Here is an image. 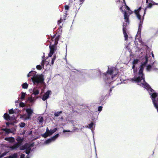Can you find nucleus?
Listing matches in <instances>:
<instances>
[{
    "label": "nucleus",
    "instance_id": "obj_15",
    "mask_svg": "<svg viewBox=\"0 0 158 158\" xmlns=\"http://www.w3.org/2000/svg\"><path fill=\"white\" fill-rule=\"evenodd\" d=\"M20 146V144H19V143H16L14 144L13 146L10 147V148L11 150H13L18 148Z\"/></svg>",
    "mask_w": 158,
    "mask_h": 158
},
{
    "label": "nucleus",
    "instance_id": "obj_20",
    "mask_svg": "<svg viewBox=\"0 0 158 158\" xmlns=\"http://www.w3.org/2000/svg\"><path fill=\"white\" fill-rule=\"evenodd\" d=\"M142 85L143 86V87L147 90H149V89L151 88L150 86L146 82L143 83Z\"/></svg>",
    "mask_w": 158,
    "mask_h": 158
},
{
    "label": "nucleus",
    "instance_id": "obj_55",
    "mask_svg": "<svg viewBox=\"0 0 158 158\" xmlns=\"http://www.w3.org/2000/svg\"><path fill=\"white\" fill-rule=\"evenodd\" d=\"M135 64H133V66H132V68L133 69H134L135 67Z\"/></svg>",
    "mask_w": 158,
    "mask_h": 158
},
{
    "label": "nucleus",
    "instance_id": "obj_22",
    "mask_svg": "<svg viewBox=\"0 0 158 158\" xmlns=\"http://www.w3.org/2000/svg\"><path fill=\"white\" fill-rule=\"evenodd\" d=\"M27 100L28 101L32 103L34 102L35 99L34 98H33L32 97H28L27 98Z\"/></svg>",
    "mask_w": 158,
    "mask_h": 158
},
{
    "label": "nucleus",
    "instance_id": "obj_54",
    "mask_svg": "<svg viewBox=\"0 0 158 158\" xmlns=\"http://www.w3.org/2000/svg\"><path fill=\"white\" fill-rule=\"evenodd\" d=\"M33 146V144H30V145H29V147H30V148H31V147H32Z\"/></svg>",
    "mask_w": 158,
    "mask_h": 158
},
{
    "label": "nucleus",
    "instance_id": "obj_51",
    "mask_svg": "<svg viewBox=\"0 0 158 158\" xmlns=\"http://www.w3.org/2000/svg\"><path fill=\"white\" fill-rule=\"evenodd\" d=\"M66 15H64V16H63V19L64 20H65V19H66Z\"/></svg>",
    "mask_w": 158,
    "mask_h": 158
},
{
    "label": "nucleus",
    "instance_id": "obj_49",
    "mask_svg": "<svg viewBox=\"0 0 158 158\" xmlns=\"http://www.w3.org/2000/svg\"><path fill=\"white\" fill-rule=\"evenodd\" d=\"M25 155L24 154H22L21 155L20 158H25Z\"/></svg>",
    "mask_w": 158,
    "mask_h": 158
},
{
    "label": "nucleus",
    "instance_id": "obj_33",
    "mask_svg": "<svg viewBox=\"0 0 158 158\" xmlns=\"http://www.w3.org/2000/svg\"><path fill=\"white\" fill-rule=\"evenodd\" d=\"M25 123L23 122H21L19 124V126L21 127H23L25 126Z\"/></svg>",
    "mask_w": 158,
    "mask_h": 158
},
{
    "label": "nucleus",
    "instance_id": "obj_63",
    "mask_svg": "<svg viewBox=\"0 0 158 158\" xmlns=\"http://www.w3.org/2000/svg\"><path fill=\"white\" fill-rule=\"evenodd\" d=\"M127 9H128V10H129V7H128V6H127Z\"/></svg>",
    "mask_w": 158,
    "mask_h": 158
},
{
    "label": "nucleus",
    "instance_id": "obj_39",
    "mask_svg": "<svg viewBox=\"0 0 158 158\" xmlns=\"http://www.w3.org/2000/svg\"><path fill=\"white\" fill-rule=\"evenodd\" d=\"M19 149L21 150H23L26 149V148L25 147V146L23 145L22 146H20L19 147Z\"/></svg>",
    "mask_w": 158,
    "mask_h": 158
},
{
    "label": "nucleus",
    "instance_id": "obj_9",
    "mask_svg": "<svg viewBox=\"0 0 158 158\" xmlns=\"http://www.w3.org/2000/svg\"><path fill=\"white\" fill-rule=\"evenodd\" d=\"M51 93V91L50 90H48L46 93L44 95L42 99L43 101H45L46 100L49 98V95Z\"/></svg>",
    "mask_w": 158,
    "mask_h": 158
},
{
    "label": "nucleus",
    "instance_id": "obj_56",
    "mask_svg": "<svg viewBox=\"0 0 158 158\" xmlns=\"http://www.w3.org/2000/svg\"><path fill=\"white\" fill-rule=\"evenodd\" d=\"M85 0H79L80 2H81L83 3Z\"/></svg>",
    "mask_w": 158,
    "mask_h": 158
},
{
    "label": "nucleus",
    "instance_id": "obj_58",
    "mask_svg": "<svg viewBox=\"0 0 158 158\" xmlns=\"http://www.w3.org/2000/svg\"><path fill=\"white\" fill-rule=\"evenodd\" d=\"M146 3H148V0H146Z\"/></svg>",
    "mask_w": 158,
    "mask_h": 158
},
{
    "label": "nucleus",
    "instance_id": "obj_14",
    "mask_svg": "<svg viewBox=\"0 0 158 158\" xmlns=\"http://www.w3.org/2000/svg\"><path fill=\"white\" fill-rule=\"evenodd\" d=\"M124 18L125 22L129 23V16L126 11L124 12Z\"/></svg>",
    "mask_w": 158,
    "mask_h": 158
},
{
    "label": "nucleus",
    "instance_id": "obj_26",
    "mask_svg": "<svg viewBox=\"0 0 158 158\" xmlns=\"http://www.w3.org/2000/svg\"><path fill=\"white\" fill-rule=\"evenodd\" d=\"M62 113V111H60L59 112H55L54 113V115L56 117H58L60 115V114Z\"/></svg>",
    "mask_w": 158,
    "mask_h": 158
},
{
    "label": "nucleus",
    "instance_id": "obj_34",
    "mask_svg": "<svg viewBox=\"0 0 158 158\" xmlns=\"http://www.w3.org/2000/svg\"><path fill=\"white\" fill-rule=\"evenodd\" d=\"M139 60L137 59H135L132 62V64H137Z\"/></svg>",
    "mask_w": 158,
    "mask_h": 158
},
{
    "label": "nucleus",
    "instance_id": "obj_46",
    "mask_svg": "<svg viewBox=\"0 0 158 158\" xmlns=\"http://www.w3.org/2000/svg\"><path fill=\"white\" fill-rule=\"evenodd\" d=\"M53 53H53L52 52H51L50 51L49 54L48 55V56L51 57L52 56V55L53 54Z\"/></svg>",
    "mask_w": 158,
    "mask_h": 158
},
{
    "label": "nucleus",
    "instance_id": "obj_21",
    "mask_svg": "<svg viewBox=\"0 0 158 158\" xmlns=\"http://www.w3.org/2000/svg\"><path fill=\"white\" fill-rule=\"evenodd\" d=\"M21 97L20 98V99L22 100H23V99H24L25 98V97L26 95V93L24 92H22L21 93Z\"/></svg>",
    "mask_w": 158,
    "mask_h": 158
},
{
    "label": "nucleus",
    "instance_id": "obj_11",
    "mask_svg": "<svg viewBox=\"0 0 158 158\" xmlns=\"http://www.w3.org/2000/svg\"><path fill=\"white\" fill-rule=\"evenodd\" d=\"M56 44L54 43V44L52 45H50L49 47L50 49V51L54 53V52L56 49Z\"/></svg>",
    "mask_w": 158,
    "mask_h": 158
},
{
    "label": "nucleus",
    "instance_id": "obj_44",
    "mask_svg": "<svg viewBox=\"0 0 158 158\" xmlns=\"http://www.w3.org/2000/svg\"><path fill=\"white\" fill-rule=\"evenodd\" d=\"M24 145L25 146V147L26 148V149L27 148L29 147V144L27 143H26Z\"/></svg>",
    "mask_w": 158,
    "mask_h": 158
},
{
    "label": "nucleus",
    "instance_id": "obj_10",
    "mask_svg": "<svg viewBox=\"0 0 158 158\" xmlns=\"http://www.w3.org/2000/svg\"><path fill=\"white\" fill-rule=\"evenodd\" d=\"M158 4L157 3H156L155 2H153L152 3H149L148 5L146 6V8L143 10V11H144V13H143V15H144L145 14L146 11L147 9V8H151L153 5H157Z\"/></svg>",
    "mask_w": 158,
    "mask_h": 158
},
{
    "label": "nucleus",
    "instance_id": "obj_18",
    "mask_svg": "<svg viewBox=\"0 0 158 158\" xmlns=\"http://www.w3.org/2000/svg\"><path fill=\"white\" fill-rule=\"evenodd\" d=\"M36 72L34 71H30L27 75V77H28L31 76H33V77H34V76H36Z\"/></svg>",
    "mask_w": 158,
    "mask_h": 158
},
{
    "label": "nucleus",
    "instance_id": "obj_62",
    "mask_svg": "<svg viewBox=\"0 0 158 158\" xmlns=\"http://www.w3.org/2000/svg\"><path fill=\"white\" fill-rule=\"evenodd\" d=\"M26 158H29V157L28 156H27Z\"/></svg>",
    "mask_w": 158,
    "mask_h": 158
},
{
    "label": "nucleus",
    "instance_id": "obj_53",
    "mask_svg": "<svg viewBox=\"0 0 158 158\" xmlns=\"http://www.w3.org/2000/svg\"><path fill=\"white\" fill-rule=\"evenodd\" d=\"M11 123L9 122H6V124L7 126H9V125Z\"/></svg>",
    "mask_w": 158,
    "mask_h": 158
},
{
    "label": "nucleus",
    "instance_id": "obj_42",
    "mask_svg": "<svg viewBox=\"0 0 158 158\" xmlns=\"http://www.w3.org/2000/svg\"><path fill=\"white\" fill-rule=\"evenodd\" d=\"M102 107L101 106H99L98 108V110L99 111H101L102 110Z\"/></svg>",
    "mask_w": 158,
    "mask_h": 158
},
{
    "label": "nucleus",
    "instance_id": "obj_41",
    "mask_svg": "<svg viewBox=\"0 0 158 158\" xmlns=\"http://www.w3.org/2000/svg\"><path fill=\"white\" fill-rule=\"evenodd\" d=\"M7 152H4L1 155V157H2L5 156L6 154L7 153Z\"/></svg>",
    "mask_w": 158,
    "mask_h": 158
},
{
    "label": "nucleus",
    "instance_id": "obj_32",
    "mask_svg": "<svg viewBox=\"0 0 158 158\" xmlns=\"http://www.w3.org/2000/svg\"><path fill=\"white\" fill-rule=\"evenodd\" d=\"M17 154L15 153L12 155L9 156L10 158H17Z\"/></svg>",
    "mask_w": 158,
    "mask_h": 158
},
{
    "label": "nucleus",
    "instance_id": "obj_60",
    "mask_svg": "<svg viewBox=\"0 0 158 158\" xmlns=\"http://www.w3.org/2000/svg\"><path fill=\"white\" fill-rule=\"evenodd\" d=\"M152 56L154 57V54L152 53Z\"/></svg>",
    "mask_w": 158,
    "mask_h": 158
},
{
    "label": "nucleus",
    "instance_id": "obj_12",
    "mask_svg": "<svg viewBox=\"0 0 158 158\" xmlns=\"http://www.w3.org/2000/svg\"><path fill=\"white\" fill-rule=\"evenodd\" d=\"M57 130V128H55L53 130H49V131L47 133V135L46 136H45V138L48 137V136L52 135Z\"/></svg>",
    "mask_w": 158,
    "mask_h": 158
},
{
    "label": "nucleus",
    "instance_id": "obj_3",
    "mask_svg": "<svg viewBox=\"0 0 158 158\" xmlns=\"http://www.w3.org/2000/svg\"><path fill=\"white\" fill-rule=\"evenodd\" d=\"M142 9L141 7L140 6L137 10H135V12L136 14L137 18L139 20H140V22L138 28L141 29L142 28V25L143 23V21L144 19V16L143 15V17L141 18V16L139 14V12Z\"/></svg>",
    "mask_w": 158,
    "mask_h": 158
},
{
    "label": "nucleus",
    "instance_id": "obj_47",
    "mask_svg": "<svg viewBox=\"0 0 158 158\" xmlns=\"http://www.w3.org/2000/svg\"><path fill=\"white\" fill-rule=\"evenodd\" d=\"M65 10H68L69 8V7L67 5H65L64 6Z\"/></svg>",
    "mask_w": 158,
    "mask_h": 158
},
{
    "label": "nucleus",
    "instance_id": "obj_28",
    "mask_svg": "<svg viewBox=\"0 0 158 158\" xmlns=\"http://www.w3.org/2000/svg\"><path fill=\"white\" fill-rule=\"evenodd\" d=\"M56 55H54L53 57L52 60L51 64L52 65L53 64L55 60H56Z\"/></svg>",
    "mask_w": 158,
    "mask_h": 158
},
{
    "label": "nucleus",
    "instance_id": "obj_1",
    "mask_svg": "<svg viewBox=\"0 0 158 158\" xmlns=\"http://www.w3.org/2000/svg\"><path fill=\"white\" fill-rule=\"evenodd\" d=\"M118 73V69L114 67L108 68L106 73H103V77L105 81L110 80V82Z\"/></svg>",
    "mask_w": 158,
    "mask_h": 158
},
{
    "label": "nucleus",
    "instance_id": "obj_2",
    "mask_svg": "<svg viewBox=\"0 0 158 158\" xmlns=\"http://www.w3.org/2000/svg\"><path fill=\"white\" fill-rule=\"evenodd\" d=\"M31 79L34 84H43L44 83V79L43 75L34 76L31 78Z\"/></svg>",
    "mask_w": 158,
    "mask_h": 158
},
{
    "label": "nucleus",
    "instance_id": "obj_13",
    "mask_svg": "<svg viewBox=\"0 0 158 158\" xmlns=\"http://www.w3.org/2000/svg\"><path fill=\"white\" fill-rule=\"evenodd\" d=\"M55 36L56 35H53V36L52 37L51 40L52 41L55 40V43H56L57 44L58 43V41L59 40V39L60 38V35H58V36H57L56 37L55 39Z\"/></svg>",
    "mask_w": 158,
    "mask_h": 158
},
{
    "label": "nucleus",
    "instance_id": "obj_6",
    "mask_svg": "<svg viewBox=\"0 0 158 158\" xmlns=\"http://www.w3.org/2000/svg\"><path fill=\"white\" fill-rule=\"evenodd\" d=\"M126 27L127 24L125 23H123V31L124 35V37H125V40H127L128 38V36L126 32V31L127 30Z\"/></svg>",
    "mask_w": 158,
    "mask_h": 158
},
{
    "label": "nucleus",
    "instance_id": "obj_19",
    "mask_svg": "<svg viewBox=\"0 0 158 158\" xmlns=\"http://www.w3.org/2000/svg\"><path fill=\"white\" fill-rule=\"evenodd\" d=\"M3 117L6 120H10V116L7 113H5V114H4Z\"/></svg>",
    "mask_w": 158,
    "mask_h": 158
},
{
    "label": "nucleus",
    "instance_id": "obj_37",
    "mask_svg": "<svg viewBox=\"0 0 158 158\" xmlns=\"http://www.w3.org/2000/svg\"><path fill=\"white\" fill-rule=\"evenodd\" d=\"M9 113L10 114H13L14 113V111L13 109H12L9 110Z\"/></svg>",
    "mask_w": 158,
    "mask_h": 158
},
{
    "label": "nucleus",
    "instance_id": "obj_45",
    "mask_svg": "<svg viewBox=\"0 0 158 158\" xmlns=\"http://www.w3.org/2000/svg\"><path fill=\"white\" fill-rule=\"evenodd\" d=\"M73 131H70L69 130H64L63 131V132L65 133L66 132H73Z\"/></svg>",
    "mask_w": 158,
    "mask_h": 158
},
{
    "label": "nucleus",
    "instance_id": "obj_52",
    "mask_svg": "<svg viewBox=\"0 0 158 158\" xmlns=\"http://www.w3.org/2000/svg\"><path fill=\"white\" fill-rule=\"evenodd\" d=\"M141 29L138 28V33H141Z\"/></svg>",
    "mask_w": 158,
    "mask_h": 158
},
{
    "label": "nucleus",
    "instance_id": "obj_7",
    "mask_svg": "<svg viewBox=\"0 0 158 158\" xmlns=\"http://www.w3.org/2000/svg\"><path fill=\"white\" fill-rule=\"evenodd\" d=\"M26 112L27 113V116L25 117V120H28L31 119L33 111L31 108H27L26 110Z\"/></svg>",
    "mask_w": 158,
    "mask_h": 158
},
{
    "label": "nucleus",
    "instance_id": "obj_29",
    "mask_svg": "<svg viewBox=\"0 0 158 158\" xmlns=\"http://www.w3.org/2000/svg\"><path fill=\"white\" fill-rule=\"evenodd\" d=\"M38 120L39 122L40 123H42L43 122V117H40L38 118Z\"/></svg>",
    "mask_w": 158,
    "mask_h": 158
},
{
    "label": "nucleus",
    "instance_id": "obj_31",
    "mask_svg": "<svg viewBox=\"0 0 158 158\" xmlns=\"http://www.w3.org/2000/svg\"><path fill=\"white\" fill-rule=\"evenodd\" d=\"M49 131V130L48 127H47L46 129V132L43 135V137L45 138V136L47 135V133Z\"/></svg>",
    "mask_w": 158,
    "mask_h": 158
},
{
    "label": "nucleus",
    "instance_id": "obj_17",
    "mask_svg": "<svg viewBox=\"0 0 158 158\" xmlns=\"http://www.w3.org/2000/svg\"><path fill=\"white\" fill-rule=\"evenodd\" d=\"M16 140L18 142L17 143H19V144H20V145H21L22 143L23 140V138H21L20 137L18 136L16 139Z\"/></svg>",
    "mask_w": 158,
    "mask_h": 158
},
{
    "label": "nucleus",
    "instance_id": "obj_30",
    "mask_svg": "<svg viewBox=\"0 0 158 158\" xmlns=\"http://www.w3.org/2000/svg\"><path fill=\"white\" fill-rule=\"evenodd\" d=\"M33 94H34L35 95H38L39 93V91L38 90H33Z\"/></svg>",
    "mask_w": 158,
    "mask_h": 158
},
{
    "label": "nucleus",
    "instance_id": "obj_16",
    "mask_svg": "<svg viewBox=\"0 0 158 158\" xmlns=\"http://www.w3.org/2000/svg\"><path fill=\"white\" fill-rule=\"evenodd\" d=\"M6 140L9 141L10 143H13L15 141V139L13 137H6L5 138Z\"/></svg>",
    "mask_w": 158,
    "mask_h": 158
},
{
    "label": "nucleus",
    "instance_id": "obj_64",
    "mask_svg": "<svg viewBox=\"0 0 158 158\" xmlns=\"http://www.w3.org/2000/svg\"><path fill=\"white\" fill-rule=\"evenodd\" d=\"M110 91H112L111 89H110Z\"/></svg>",
    "mask_w": 158,
    "mask_h": 158
},
{
    "label": "nucleus",
    "instance_id": "obj_61",
    "mask_svg": "<svg viewBox=\"0 0 158 158\" xmlns=\"http://www.w3.org/2000/svg\"><path fill=\"white\" fill-rule=\"evenodd\" d=\"M5 158H10L9 156H8V157H5Z\"/></svg>",
    "mask_w": 158,
    "mask_h": 158
},
{
    "label": "nucleus",
    "instance_id": "obj_5",
    "mask_svg": "<svg viewBox=\"0 0 158 158\" xmlns=\"http://www.w3.org/2000/svg\"><path fill=\"white\" fill-rule=\"evenodd\" d=\"M145 61L144 62H143V64H142L140 67L139 70V72H143V70L144 69V67L145 66V65H146L147 63L148 62V57L147 56H146L145 57Z\"/></svg>",
    "mask_w": 158,
    "mask_h": 158
},
{
    "label": "nucleus",
    "instance_id": "obj_25",
    "mask_svg": "<svg viewBox=\"0 0 158 158\" xmlns=\"http://www.w3.org/2000/svg\"><path fill=\"white\" fill-rule=\"evenodd\" d=\"M3 130L5 131L6 133L9 134L11 132V131L10 129L5 128L3 129Z\"/></svg>",
    "mask_w": 158,
    "mask_h": 158
},
{
    "label": "nucleus",
    "instance_id": "obj_38",
    "mask_svg": "<svg viewBox=\"0 0 158 158\" xmlns=\"http://www.w3.org/2000/svg\"><path fill=\"white\" fill-rule=\"evenodd\" d=\"M25 106V104L23 102H21L19 104V106L22 107H24Z\"/></svg>",
    "mask_w": 158,
    "mask_h": 158
},
{
    "label": "nucleus",
    "instance_id": "obj_40",
    "mask_svg": "<svg viewBox=\"0 0 158 158\" xmlns=\"http://www.w3.org/2000/svg\"><path fill=\"white\" fill-rule=\"evenodd\" d=\"M94 125V123L93 122H91L90 124H89V128H92Z\"/></svg>",
    "mask_w": 158,
    "mask_h": 158
},
{
    "label": "nucleus",
    "instance_id": "obj_8",
    "mask_svg": "<svg viewBox=\"0 0 158 158\" xmlns=\"http://www.w3.org/2000/svg\"><path fill=\"white\" fill-rule=\"evenodd\" d=\"M59 136V134H57L55 136L52 137L51 138L48 139L45 141V143L46 144H49L52 141H54L55 139L58 137Z\"/></svg>",
    "mask_w": 158,
    "mask_h": 158
},
{
    "label": "nucleus",
    "instance_id": "obj_36",
    "mask_svg": "<svg viewBox=\"0 0 158 158\" xmlns=\"http://www.w3.org/2000/svg\"><path fill=\"white\" fill-rule=\"evenodd\" d=\"M36 68L37 69L40 70L42 69V66L40 65H38L36 66Z\"/></svg>",
    "mask_w": 158,
    "mask_h": 158
},
{
    "label": "nucleus",
    "instance_id": "obj_35",
    "mask_svg": "<svg viewBox=\"0 0 158 158\" xmlns=\"http://www.w3.org/2000/svg\"><path fill=\"white\" fill-rule=\"evenodd\" d=\"M152 67V65H148L146 68L147 71H149Z\"/></svg>",
    "mask_w": 158,
    "mask_h": 158
},
{
    "label": "nucleus",
    "instance_id": "obj_23",
    "mask_svg": "<svg viewBox=\"0 0 158 158\" xmlns=\"http://www.w3.org/2000/svg\"><path fill=\"white\" fill-rule=\"evenodd\" d=\"M31 149V148H30V147H29L28 148H27L26 149V150L25 151L26 153L28 155L30 152Z\"/></svg>",
    "mask_w": 158,
    "mask_h": 158
},
{
    "label": "nucleus",
    "instance_id": "obj_59",
    "mask_svg": "<svg viewBox=\"0 0 158 158\" xmlns=\"http://www.w3.org/2000/svg\"><path fill=\"white\" fill-rule=\"evenodd\" d=\"M60 119H61V120H63V116H62L61 118H60Z\"/></svg>",
    "mask_w": 158,
    "mask_h": 158
},
{
    "label": "nucleus",
    "instance_id": "obj_4",
    "mask_svg": "<svg viewBox=\"0 0 158 158\" xmlns=\"http://www.w3.org/2000/svg\"><path fill=\"white\" fill-rule=\"evenodd\" d=\"M143 80V81H145L144 75L142 72H139V76L136 78H133V81L136 82H139L142 80Z\"/></svg>",
    "mask_w": 158,
    "mask_h": 158
},
{
    "label": "nucleus",
    "instance_id": "obj_27",
    "mask_svg": "<svg viewBox=\"0 0 158 158\" xmlns=\"http://www.w3.org/2000/svg\"><path fill=\"white\" fill-rule=\"evenodd\" d=\"M56 55H54L53 57L52 60L51 64L52 65L53 64L55 60H56Z\"/></svg>",
    "mask_w": 158,
    "mask_h": 158
},
{
    "label": "nucleus",
    "instance_id": "obj_48",
    "mask_svg": "<svg viewBox=\"0 0 158 158\" xmlns=\"http://www.w3.org/2000/svg\"><path fill=\"white\" fill-rule=\"evenodd\" d=\"M45 60H42L41 63V65L42 66H44V63L45 62Z\"/></svg>",
    "mask_w": 158,
    "mask_h": 158
},
{
    "label": "nucleus",
    "instance_id": "obj_24",
    "mask_svg": "<svg viewBox=\"0 0 158 158\" xmlns=\"http://www.w3.org/2000/svg\"><path fill=\"white\" fill-rule=\"evenodd\" d=\"M22 88L23 89H27L28 87V85L26 83H24L22 85Z\"/></svg>",
    "mask_w": 158,
    "mask_h": 158
},
{
    "label": "nucleus",
    "instance_id": "obj_50",
    "mask_svg": "<svg viewBox=\"0 0 158 158\" xmlns=\"http://www.w3.org/2000/svg\"><path fill=\"white\" fill-rule=\"evenodd\" d=\"M149 90V91L151 92H153L154 90L151 87L150 89H149V90Z\"/></svg>",
    "mask_w": 158,
    "mask_h": 158
},
{
    "label": "nucleus",
    "instance_id": "obj_43",
    "mask_svg": "<svg viewBox=\"0 0 158 158\" xmlns=\"http://www.w3.org/2000/svg\"><path fill=\"white\" fill-rule=\"evenodd\" d=\"M62 20L61 18H60V20H59L58 21L57 23L58 25H59L60 23H61L62 22Z\"/></svg>",
    "mask_w": 158,
    "mask_h": 158
},
{
    "label": "nucleus",
    "instance_id": "obj_57",
    "mask_svg": "<svg viewBox=\"0 0 158 158\" xmlns=\"http://www.w3.org/2000/svg\"><path fill=\"white\" fill-rule=\"evenodd\" d=\"M32 134V131H30L29 133V135H31V134Z\"/></svg>",
    "mask_w": 158,
    "mask_h": 158
}]
</instances>
